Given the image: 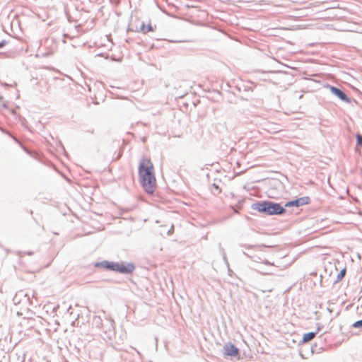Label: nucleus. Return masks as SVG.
<instances>
[{
	"instance_id": "obj_9",
	"label": "nucleus",
	"mask_w": 362,
	"mask_h": 362,
	"mask_svg": "<svg viewBox=\"0 0 362 362\" xmlns=\"http://www.w3.org/2000/svg\"><path fill=\"white\" fill-rule=\"evenodd\" d=\"M315 337V332H308L303 335V342H308L313 339Z\"/></svg>"
},
{
	"instance_id": "obj_12",
	"label": "nucleus",
	"mask_w": 362,
	"mask_h": 362,
	"mask_svg": "<svg viewBox=\"0 0 362 362\" xmlns=\"http://www.w3.org/2000/svg\"><path fill=\"white\" fill-rule=\"evenodd\" d=\"M356 138H357L358 144L362 146V136L358 135L356 136Z\"/></svg>"
},
{
	"instance_id": "obj_3",
	"label": "nucleus",
	"mask_w": 362,
	"mask_h": 362,
	"mask_svg": "<svg viewBox=\"0 0 362 362\" xmlns=\"http://www.w3.org/2000/svg\"><path fill=\"white\" fill-rule=\"evenodd\" d=\"M135 269V267L132 263H116L115 271L124 274H130Z\"/></svg>"
},
{
	"instance_id": "obj_5",
	"label": "nucleus",
	"mask_w": 362,
	"mask_h": 362,
	"mask_svg": "<svg viewBox=\"0 0 362 362\" xmlns=\"http://www.w3.org/2000/svg\"><path fill=\"white\" fill-rule=\"evenodd\" d=\"M225 355L230 356H236L239 354L238 348L233 344H227L224 346Z\"/></svg>"
},
{
	"instance_id": "obj_1",
	"label": "nucleus",
	"mask_w": 362,
	"mask_h": 362,
	"mask_svg": "<svg viewBox=\"0 0 362 362\" xmlns=\"http://www.w3.org/2000/svg\"><path fill=\"white\" fill-rule=\"evenodd\" d=\"M138 173L144 189L149 194L153 193L157 185L154 166L150 158L143 157L141 159Z\"/></svg>"
},
{
	"instance_id": "obj_10",
	"label": "nucleus",
	"mask_w": 362,
	"mask_h": 362,
	"mask_svg": "<svg viewBox=\"0 0 362 362\" xmlns=\"http://www.w3.org/2000/svg\"><path fill=\"white\" fill-rule=\"evenodd\" d=\"M346 274V269H343L342 270L340 271V272L337 275V281H341L345 276Z\"/></svg>"
},
{
	"instance_id": "obj_13",
	"label": "nucleus",
	"mask_w": 362,
	"mask_h": 362,
	"mask_svg": "<svg viewBox=\"0 0 362 362\" xmlns=\"http://www.w3.org/2000/svg\"><path fill=\"white\" fill-rule=\"evenodd\" d=\"M6 42L5 40L0 42V48L3 47L4 45H6Z\"/></svg>"
},
{
	"instance_id": "obj_4",
	"label": "nucleus",
	"mask_w": 362,
	"mask_h": 362,
	"mask_svg": "<svg viewBox=\"0 0 362 362\" xmlns=\"http://www.w3.org/2000/svg\"><path fill=\"white\" fill-rule=\"evenodd\" d=\"M310 202V198L308 197H300L294 201L290 202L287 203L286 206H299L305 204H308Z\"/></svg>"
},
{
	"instance_id": "obj_7",
	"label": "nucleus",
	"mask_w": 362,
	"mask_h": 362,
	"mask_svg": "<svg viewBox=\"0 0 362 362\" xmlns=\"http://www.w3.org/2000/svg\"><path fill=\"white\" fill-rule=\"evenodd\" d=\"M331 90L332 92L336 95L337 96H338L341 100H344V101H348V98H347V96L346 95V94L342 92L341 90L337 88H334V87H332L331 88Z\"/></svg>"
},
{
	"instance_id": "obj_2",
	"label": "nucleus",
	"mask_w": 362,
	"mask_h": 362,
	"mask_svg": "<svg viewBox=\"0 0 362 362\" xmlns=\"http://www.w3.org/2000/svg\"><path fill=\"white\" fill-rule=\"evenodd\" d=\"M252 209L268 215H277L284 213L285 209L278 203L271 202H257L252 205Z\"/></svg>"
},
{
	"instance_id": "obj_11",
	"label": "nucleus",
	"mask_w": 362,
	"mask_h": 362,
	"mask_svg": "<svg viewBox=\"0 0 362 362\" xmlns=\"http://www.w3.org/2000/svg\"><path fill=\"white\" fill-rule=\"evenodd\" d=\"M354 327H362V320H359V321L356 322L354 324Z\"/></svg>"
},
{
	"instance_id": "obj_6",
	"label": "nucleus",
	"mask_w": 362,
	"mask_h": 362,
	"mask_svg": "<svg viewBox=\"0 0 362 362\" xmlns=\"http://www.w3.org/2000/svg\"><path fill=\"white\" fill-rule=\"evenodd\" d=\"M95 267H102L107 269L115 271L116 263L110 262H103L100 263H97Z\"/></svg>"
},
{
	"instance_id": "obj_8",
	"label": "nucleus",
	"mask_w": 362,
	"mask_h": 362,
	"mask_svg": "<svg viewBox=\"0 0 362 362\" xmlns=\"http://www.w3.org/2000/svg\"><path fill=\"white\" fill-rule=\"evenodd\" d=\"M139 30L141 32H142L144 33H147L148 32L152 31L153 28H152L151 23H148L146 25L144 23H142Z\"/></svg>"
}]
</instances>
